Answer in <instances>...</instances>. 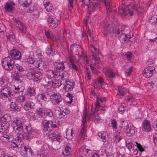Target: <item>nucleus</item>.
I'll return each mask as SVG.
<instances>
[{"instance_id":"f257e3e1","label":"nucleus","mask_w":157,"mask_h":157,"mask_svg":"<svg viewBox=\"0 0 157 157\" xmlns=\"http://www.w3.org/2000/svg\"><path fill=\"white\" fill-rule=\"evenodd\" d=\"M121 10L125 15H132L133 13V11L134 10L136 13H141L144 10V8L140 6V5L134 3V1L132 2L130 4L127 5L124 9L122 7Z\"/></svg>"},{"instance_id":"f03ea898","label":"nucleus","mask_w":157,"mask_h":157,"mask_svg":"<svg viewBox=\"0 0 157 157\" xmlns=\"http://www.w3.org/2000/svg\"><path fill=\"white\" fill-rule=\"evenodd\" d=\"M15 62L10 57H6L2 62L3 68L7 71H11L14 66Z\"/></svg>"},{"instance_id":"7ed1b4c3","label":"nucleus","mask_w":157,"mask_h":157,"mask_svg":"<svg viewBox=\"0 0 157 157\" xmlns=\"http://www.w3.org/2000/svg\"><path fill=\"white\" fill-rule=\"evenodd\" d=\"M42 74L38 71L33 70L28 73L27 75L32 80L36 81L42 78Z\"/></svg>"},{"instance_id":"20e7f679","label":"nucleus","mask_w":157,"mask_h":157,"mask_svg":"<svg viewBox=\"0 0 157 157\" xmlns=\"http://www.w3.org/2000/svg\"><path fill=\"white\" fill-rule=\"evenodd\" d=\"M155 72V67L153 66H148V67L145 68L143 74L145 77L148 78L151 76Z\"/></svg>"},{"instance_id":"39448f33","label":"nucleus","mask_w":157,"mask_h":157,"mask_svg":"<svg viewBox=\"0 0 157 157\" xmlns=\"http://www.w3.org/2000/svg\"><path fill=\"white\" fill-rule=\"evenodd\" d=\"M92 59V64L90 65V69L94 73H95L97 68H98L100 59L98 57L95 55Z\"/></svg>"},{"instance_id":"423d86ee","label":"nucleus","mask_w":157,"mask_h":157,"mask_svg":"<svg viewBox=\"0 0 157 157\" xmlns=\"http://www.w3.org/2000/svg\"><path fill=\"white\" fill-rule=\"evenodd\" d=\"M69 66L68 63L66 62H56L54 64L55 68L59 71L67 70Z\"/></svg>"},{"instance_id":"0eeeda50","label":"nucleus","mask_w":157,"mask_h":157,"mask_svg":"<svg viewBox=\"0 0 157 157\" xmlns=\"http://www.w3.org/2000/svg\"><path fill=\"white\" fill-rule=\"evenodd\" d=\"M51 99L52 103L55 105H59L62 100V98L59 94L54 93L51 95Z\"/></svg>"},{"instance_id":"6e6552de","label":"nucleus","mask_w":157,"mask_h":157,"mask_svg":"<svg viewBox=\"0 0 157 157\" xmlns=\"http://www.w3.org/2000/svg\"><path fill=\"white\" fill-rule=\"evenodd\" d=\"M51 97V95L50 96L47 93L40 94L37 96V100L40 102H42V101H48Z\"/></svg>"},{"instance_id":"1a4fd4ad","label":"nucleus","mask_w":157,"mask_h":157,"mask_svg":"<svg viewBox=\"0 0 157 157\" xmlns=\"http://www.w3.org/2000/svg\"><path fill=\"white\" fill-rule=\"evenodd\" d=\"M13 125L14 130H16L18 132L21 131L23 129V127L22 122L18 120L14 121L13 124Z\"/></svg>"},{"instance_id":"9d476101","label":"nucleus","mask_w":157,"mask_h":157,"mask_svg":"<svg viewBox=\"0 0 157 157\" xmlns=\"http://www.w3.org/2000/svg\"><path fill=\"white\" fill-rule=\"evenodd\" d=\"M48 136L52 140H55L60 142L62 141L60 134L58 132L55 131L48 135Z\"/></svg>"},{"instance_id":"9b49d317","label":"nucleus","mask_w":157,"mask_h":157,"mask_svg":"<svg viewBox=\"0 0 157 157\" xmlns=\"http://www.w3.org/2000/svg\"><path fill=\"white\" fill-rule=\"evenodd\" d=\"M126 129V133L127 136H131L134 134L136 129L132 124L129 123Z\"/></svg>"},{"instance_id":"f8f14e48","label":"nucleus","mask_w":157,"mask_h":157,"mask_svg":"<svg viewBox=\"0 0 157 157\" xmlns=\"http://www.w3.org/2000/svg\"><path fill=\"white\" fill-rule=\"evenodd\" d=\"M12 93V92L10 91V89L7 87L3 88L1 91V93L2 95L5 97L10 98L14 97V94Z\"/></svg>"},{"instance_id":"ddd939ff","label":"nucleus","mask_w":157,"mask_h":157,"mask_svg":"<svg viewBox=\"0 0 157 157\" xmlns=\"http://www.w3.org/2000/svg\"><path fill=\"white\" fill-rule=\"evenodd\" d=\"M47 21L48 23L49 26L52 29L56 28L58 25L57 20L53 18L52 16H49L47 19Z\"/></svg>"},{"instance_id":"4468645a","label":"nucleus","mask_w":157,"mask_h":157,"mask_svg":"<svg viewBox=\"0 0 157 157\" xmlns=\"http://www.w3.org/2000/svg\"><path fill=\"white\" fill-rule=\"evenodd\" d=\"M64 86L63 89L66 91H69L71 90L74 88L75 83L74 82L67 81H65V83L64 84Z\"/></svg>"},{"instance_id":"2eb2a0df","label":"nucleus","mask_w":157,"mask_h":157,"mask_svg":"<svg viewBox=\"0 0 157 157\" xmlns=\"http://www.w3.org/2000/svg\"><path fill=\"white\" fill-rule=\"evenodd\" d=\"M16 98L15 97H13L12 98H8V99L11 102V104L10 105V107L12 111H20L21 108H19L18 105H17L15 103L13 102V101Z\"/></svg>"},{"instance_id":"dca6fc26","label":"nucleus","mask_w":157,"mask_h":157,"mask_svg":"<svg viewBox=\"0 0 157 157\" xmlns=\"http://www.w3.org/2000/svg\"><path fill=\"white\" fill-rule=\"evenodd\" d=\"M15 22L16 23V26L19 28V31L22 33H25L26 28L24 24L20 21L15 20Z\"/></svg>"},{"instance_id":"f3484780","label":"nucleus","mask_w":157,"mask_h":157,"mask_svg":"<svg viewBox=\"0 0 157 157\" xmlns=\"http://www.w3.org/2000/svg\"><path fill=\"white\" fill-rule=\"evenodd\" d=\"M30 128L29 127H26L25 129H24L23 130V132H25V130H26V131L28 132L26 135L24 136L25 139L27 140H30L33 136V133H34L33 130L30 129Z\"/></svg>"},{"instance_id":"a211bd4d","label":"nucleus","mask_w":157,"mask_h":157,"mask_svg":"<svg viewBox=\"0 0 157 157\" xmlns=\"http://www.w3.org/2000/svg\"><path fill=\"white\" fill-rule=\"evenodd\" d=\"M10 54L11 57L14 59H20L21 58V52L16 49L11 51Z\"/></svg>"},{"instance_id":"6ab92c4d","label":"nucleus","mask_w":157,"mask_h":157,"mask_svg":"<svg viewBox=\"0 0 157 157\" xmlns=\"http://www.w3.org/2000/svg\"><path fill=\"white\" fill-rule=\"evenodd\" d=\"M36 67L41 70H44L46 67L45 62L42 60H39L36 62L35 64Z\"/></svg>"},{"instance_id":"aec40b11","label":"nucleus","mask_w":157,"mask_h":157,"mask_svg":"<svg viewBox=\"0 0 157 157\" xmlns=\"http://www.w3.org/2000/svg\"><path fill=\"white\" fill-rule=\"evenodd\" d=\"M15 4L11 2H7L5 5L4 9L5 10L11 12L15 8Z\"/></svg>"},{"instance_id":"412c9836","label":"nucleus","mask_w":157,"mask_h":157,"mask_svg":"<svg viewBox=\"0 0 157 157\" xmlns=\"http://www.w3.org/2000/svg\"><path fill=\"white\" fill-rule=\"evenodd\" d=\"M96 2L94 1V2H91L89 4L86 8H87L89 11H94L98 7V4L96 3Z\"/></svg>"},{"instance_id":"4be33fe9","label":"nucleus","mask_w":157,"mask_h":157,"mask_svg":"<svg viewBox=\"0 0 157 157\" xmlns=\"http://www.w3.org/2000/svg\"><path fill=\"white\" fill-rule=\"evenodd\" d=\"M104 34L105 36L110 34L113 30V28L110 25H106L104 27Z\"/></svg>"},{"instance_id":"5701e85b","label":"nucleus","mask_w":157,"mask_h":157,"mask_svg":"<svg viewBox=\"0 0 157 157\" xmlns=\"http://www.w3.org/2000/svg\"><path fill=\"white\" fill-rule=\"evenodd\" d=\"M55 79L54 80L52 81H49L48 82L49 86H52L54 88H56L57 87L59 86L62 84L61 83V82L60 83H59V79Z\"/></svg>"},{"instance_id":"b1692460","label":"nucleus","mask_w":157,"mask_h":157,"mask_svg":"<svg viewBox=\"0 0 157 157\" xmlns=\"http://www.w3.org/2000/svg\"><path fill=\"white\" fill-rule=\"evenodd\" d=\"M82 49L81 46L76 44H74L71 45V50L72 53H74L75 52H76V53L75 54L77 55L78 54L77 52H78V48Z\"/></svg>"},{"instance_id":"393cba45","label":"nucleus","mask_w":157,"mask_h":157,"mask_svg":"<svg viewBox=\"0 0 157 157\" xmlns=\"http://www.w3.org/2000/svg\"><path fill=\"white\" fill-rule=\"evenodd\" d=\"M98 136L103 142L106 141L108 138V135L105 132H99L98 134Z\"/></svg>"},{"instance_id":"a878e982","label":"nucleus","mask_w":157,"mask_h":157,"mask_svg":"<svg viewBox=\"0 0 157 157\" xmlns=\"http://www.w3.org/2000/svg\"><path fill=\"white\" fill-rule=\"evenodd\" d=\"M44 5L45 8L48 11L52 12L53 8L51 4L48 1H44Z\"/></svg>"},{"instance_id":"bb28decb","label":"nucleus","mask_w":157,"mask_h":157,"mask_svg":"<svg viewBox=\"0 0 157 157\" xmlns=\"http://www.w3.org/2000/svg\"><path fill=\"white\" fill-rule=\"evenodd\" d=\"M72 152V151L71 147L66 146L65 147L64 151L62 152V154L64 156L67 157L71 155Z\"/></svg>"},{"instance_id":"cd10ccee","label":"nucleus","mask_w":157,"mask_h":157,"mask_svg":"<svg viewBox=\"0 0 157 157\" xmlns=\"http://www.w3.org/2000/svg\"><path fill=\"white\" fill-rule=\"evenodd\" d=\"M35 106L34 103L30 101L26 102L24 105V108L26 110L28 111L30 109H33Z\"/></svg>"},{"instance_id":"c85d7f7f","label":"nucleus","mask_w":157,"mask_h":157,"mask_svg":"<svg viewBox=\"0 0 157 157\" xmlns=\"http://www.w3.org/2000/svg\"><path fill=\"white\" fill-rule=\"evenodd\" d=\"M0 139L3 142H9L11 141L12 139V136H10L6 134H3L2 136H1Z\"/></svg>"},{"instance_id":"c756f323","label":"nucleus","mask_w":157,"mask_h":157,"mask_svg":"<svg viewBox=\"0 0 157 157\" xmlns=\"http://www.w3.org/2000/svg\"><path fill=\"white\" fill-rule=\"evenodd\" d=\"M143 128L147 131H150L151 130V126L148 120H145L143 122Z\"/></svg>"},{"instance_id":"7c9ffc66","label":"nucleus","mask_w":157,"mask_h":157,"mask_svg":"<svg viewBox=\"0 0 157 157\" xmlns=\"http://www.w3.org/2000/svg\"><path fill=\"white\" fill-rule=\"evenodd\" d=\"M24 153L23 155H27V156H30L32 155V151L31 149V148L28 146L24 147V149L23 150Z\"/></svg>"},{"instance_id":"2f4dec72","label":"nucleus","mask_w":157,"mask_h":157,"mask_svg":"<svg viewBox=\"0 0 157 157\" xmlns=\"http://www.w3.org/2000/svg\"><path fill=\"white\" fill-rule=\"evenodd\" d=\"M19 3L24 7H28L32 2V0H18Z\"/></svg>"},{"instance_id":"473e14b6","label":"nucleus","mask_w":157,"mask_h":157,"mask_svg":"<svg viewBox=\"0 0 157 157\" xmlns=\"http://www.w3.org/2000/svg\"><path fill=\"white\" fill-rule=\"evenodd\" d=\"M27 94L29 96L31 97L34 96L36 94L35 89L33 88L29 87L27 90Z\"/></svg>"},{"instance_id":"72a5a7b5","label":"nucleus","mask_w":157,"mask_h":157,"mask_svg":"<svg viewBox=\"0 0 157 157\" xmlns=\"http://www.w3.org/2000/svg\"><path fill=\"white\" fill-rule=\"evenodd\" d=\"M125 99L128 103H129L130 105H136V101L134 97L132 96H127L125 98Z\"/></svg>"},{"instance_id":"f704fd0d","label":"nucleus","mask_w":157,"mask_h":157,"mask_svg":"<svg viewBox=\"0 0 157 157\" xmlns=\"http://www.w3.org/2000/svg\"><path fill=\"white\" fill-rule=\"evenodd\" d=\"M59 41L60 42L61 45L63 48H65L67 47V44L65 41L66 39L64 36H62L59 37Z\"/></svg>"},{"instance_id":"c9c22d12","label":"nucleus","mask_w":157,"mask_h":157,"mask_svg":"<svg viewBox=\"0 0 157 157\" xmlns=\"http://www.w3.org/2000/svg\"><path fill=\"white\" fill-rule=\"evenodd\" d=\"M69 74L66 71L61 73L60 78L62 80H65V81H68V78L69 77Z\"/></svg>"},{"instance_id":"e433bc0d","label":"nucleus","mask_w":157,"mask_h":157,"mask_svg":"<svg viewBox=\"0 0 157 157\" xmlns=\"http://www.w3.org/2000/svg\"><path fill=\"white\" fill-rule=\"evenodd\" d=\"M119 38L121 42L123 43H124L127 40H128V36L124 33H121Z\"/></svg>"},{"instance_id":"4c0bfd02","label":"nucleus","mask_w":157,"mask_h":157,"mask_svg":"<svg viewBox=\"0 0 157 157\" xmlns=\"http://www.w3.org/2000/svg\"><path fill=\"white\" fill-rule=\"evenodd\" d=\"M1 129L4 131H6L8 128L9 124L7 121L1 122Z\"/></svg>"},{"instance_id":"58836bf2","label":"nucleus","mask_w":157,"mask_h":157,"mask_svg":"<svg viewBox=\"0 0 157 157\" xmlns=\"http://www.w3.org/2000/svg\"><path fill=\"white\" fill-rule=\"evenodd\" d=\"M90 0H80L79 3L82 7H86L91 2Z\"/></svg>"},{"instance_id":"ea45409f","label":"nucleus","mask_w":157,"mask_h":157,"mask_svg":"<svg viewBox=\"0 0 157 157\" xmlns=\"http://www.w3.org/2000/svg\"><path fill=\"white\" fill-rule=\"evenodd\" d=\"M24 138L23 135L20 133H19L17 135V136L15 139V141L20 144V143L22 140Z\"/></svg>"},{"instance_id":"a19ab883","label":"nucleus","mask_w":157,"mask_h":157,"mask_svg":"<svg viewBox=\"0 0 157 157\" xmlns=\"http://www.w3.org/2000/svg\"><path fill=\"white\" fill-rule=\"evenodd\" d=\"M69 111L67 109H65L62 110L59 112V117L61 118L65 116V115L68 114Z\"/></svg>"},{"instance_id":"79ce46f5","label":"nucleus","mask_w":157,"mask_h":157,"mask_svg":"<svg viewBox=\"0 0 157 157\" xmlns=\"http://www.w3.org/2000/svg\"><path fill=\"white\" fill-rule=\"evenodd\" d=\"M55 53V50L52 48L51 45H50L48 48V49L46 51V53L48 55L53 56Z\"/></svg>"},{"instance_id":"37998d69","label":"nucleus","mask_w":157,"mask_h":157,"mask_svg":"<svg viewBox=\"0 0 157 157\" xmlns=\"http://www.w3.org/2000/svg\"><path fill=\"white\" fill-rule=\"evenodd\" d=\"M13 75L14 80L20 82H21V80L20 78H21V74L20 73L15 71L14 73V74Z\"/></svg>"},{"instance_id":"c03bdc74","label":"nucleus","mask_w":157,"mask_h":157,"mask_svg":"<svg viewBox=\"0 0 157 157\" xmlns=\"http://www.w3.org/2000/svg\"><path fill=\"white\" fill-rule=\"evenodd\" d=\"M90 46L91 50L93 51H94L93 52V57H94L95 55L98 57V54L99 51V50L96 48L93 45H91Z\"/></svg>"},{"instance_id":"a18cd8bd","label":"nucleus","mask_w":157,"mask_h":157,"mask_svg":"<svg viewBox=\"0 0 157 157\" xmlns=\"http://www.w3.org/2000/svg\"><path fill=\"white\" fill-rule=\"evenodd\" d=\"M122 138V133L117 132L115 137V141L116 143H118Z\"/></svg>"},{"instance_id":"49530a36","label":"nucleus","mask_w":157,"mask_h":157,"mask_svg":"<svg viewBox=\"0 0 157 157\" xmlns=\"http://www.w3.org/2000/svg\"><path fill=\"white\" fill-rule=\"evenodd\" d=\"M107 75L109 76V78H110L111 79L114 77L115 74H114V71L113 70L109 69L107 70ZM111 81L112 82V80H111Z\"/></svg>"},{"instance_id":"de8ad7c7","label":"nucleus","mask_w":157,"mask_h":157,"mask_svg":"<svg viewBox=\"0 0 157 157\" xmlns=\"http://www.w3.org/2000/svg\"><path fill=\"white\" fill-rule=\"evenodd\" d=\"M149 22L151 23L153 25H155L157 24V16L156 15H154L150 17Z\"/></svg>"},{"instance_id":"09e8293b","label":"nucleus","mask_w":157,"mask_h":157,"mask_svg":"<svg viewBox=\"0 0 157 157\" xmlns=\"http://www.w3.org/2000/svg\"><path fill=\"white\" fill-rule=\"evenodd\" d=\"M37 112L39 115L41 117H44L45 116V112L43 108H39L37 109Z\"/></svg>"},{"instance_id":"8fccbe9b","label":"nucleus","mask_w":157,"mask_h":157,"mask_svg":"<svg viewBox=\"0 0 157 157\" xmlns=\"http://www.w3.org/2000/svg\"><path fill=\"white\" fill-rule=\"evenodd\" d=\"M20 144L16 142H14L13 143L11 144V147L12 149L13 150H17V148H18L19 146H20Z\"/></svg>"},{"instance_id":"3c124183","label":"nucleus","mask_w":157,"mask_h":157,"mask_svg":"<svg viewBox=\"0 0 157 157\" xmlns=\"http://www.w3.org/2000/svg\"><path fill=\"white\" fill-rule=\"evenodd\" d=\"M87 114V110L85 109L84 111L83 116L82 117V124L84 126L86 121V117Z\"/></svg>"},{"instance_id":"603ef678","label":"nucleus","mask_w":157,"mask_h":157,"mask_svg":"<svg viewBox=\"0 0 157 157\" xmlns=\"http://www.w3.org/2000/svg\"><path fill=\"white\" fill-rule=\"evenodd\" d=\"M48 121L45 120L43 123L44 130L46 131H48Z\"/></svg>"},{"instance_id":"864d4df0","label":"nucleus","mask_w":157,"mask_h":157,"mask_svg":"<svg viewBox=\"0 0 157 157\" xmlns=\"http://www.w3.org/2000/svg\"><path fill=\"white\" fill-rule=\"evenodd\" d=\"M68 2L69 10L71 11L73 8V0H68Z\"/></svg>"},{"instance_id":"5fc2aeb1","label":"nucleus","mask_w":157,"mask_h":157,"mask_svg":"<svg viewBox=\"0 0 157 157\" xmlns=\"http://www.w3.org/2000/svg\"><path fill=\"white\" fill-rule=\"evenodd\" d=\"M74 56L71 54L69 53V56L68 57V59L69 61L71 63H74Z\"/></svg>"},{"instance_id":"6e6d98bb","label":"nucleus","mask_w":157,"mask_h":157,"mask_svg":"<svg viewBox=\"0 0 157 157\" xmlns=\"http://www.w3.org/2000/svg\"><path fill=\"white\" fill-rule=\"evenodd\" d=\"M54 71H49L47 72V75L48 78H54Z\"/></svg>"},{"instance_id":"4d7b16f0","label":"nucleus","mask_w":157,"mask_h":157,"mask_svg":"<svg viewBox=\"0 0 157 157\" xmlns=\"http://www.w3.org/2000/svg\"><path fill=\"white\" fill-rule=\"evenodd\" d=\"M134 145L132 143L127 142H126V146L129 150L131 151L132 149V147H134Z\"/></svg>"},{"instance_id":"13d9d810","label":"nucleus","mask_w":157,"mask_h":157,"mask_svg":"<svg viewBox=\"0 0 157 157\" xmlns=\"http://www.w3.org/2000/svg\"><path fill=\"white\" fill-rule=\"evenodd\" d=\"M123 87L121 86L118 88L120 94L122 96H124L125 94V92L123 90Z\"/></svg>"},{"instance_id":"bf43d9fd","label":"nucleus","mask_w":157,"mask_h":157,"mask_svg":"<svg viewBox=\"0 0 157 157\" xmlns=\"http://www.w3.org/2000/svg\"><path fill=\"white\" fill-rule=\"evenodd\" d=\"M82 39L84 41H87L88 40V37L86 32H84L82 34Z\"/></svg>"},{"instance_id":"052dcab7","label":"nucleus","mask_w":157,"mask_h":157,"mask_svg":"<svg viewBox=\"0 0 157 157\" xmlns=\"http://www.w3.org/2000/svg\"><path fill=\"white\" fill-rule=\"evenodd\" d=\"M125 55L127 57V59L128 61H130L132 59V54L131 52H127L125 54Z\"/></svg>"},{"instance_id":"680f3d73","label":"nucleus","mask_w":157,"mask_h":157,"mask_svg":"<svg viewBox=\"0 0 157 157\" xmlns=\"http://www.w3.org/2000/svg\"><path fill=\"white\" fill-rule=\"evenodd\" d=\"M60 72L56 71L55 70L54 71V78H60V76L61 75Z\"/></svg>"},{"instance_id":"e2e57ef3","label":"nucleus","mask_w":157,"mask_h":157,"mask_svg":"<svg viewBox=\"0 0 157 157\" xmlns=\"http://www.w3.org/2000/svg\"><path fill=\"white\" fill-rule=\"evenodd\" d=\"M125 30V27L124 26H122L121 28L118 29L116 31V33L119 35L121 33L123 32Z\"/></svg>"},{"instance_id":"0e129e2a","label":"nucleus","mask_w":157,"mask_h":157,"mask_svg":"<svg viewBox=\"0 0 157 157\" xmlns=\"http://www.w3.org/2000/svg\"><path fill=\"white\" fill-rule=\"evenodd\" d=\"M132 67L130 68L126 69L125 70V75H126L128 76L131 74L132 72Z\"/></svg>"},{"instance_id":"69168bd1","label":"nucleus","mask_w":157,"mask_h":157,"mask_svg":"<svg viewBox=\"0 0 157 157\" xmlns=\"http://www.w3.org/2000/svg\"><path fill=\"white\" fill-rule=\"evenodd\" d=\"M104 2L105 6L106 8L110 7V4L109 1L108 0H104L102 1Z\"/></svg>"},{"instance_id":"338daca9","label":"nucleus","mask_w":157,"mask_h":157,"mask_svg":"<svg viewBox=\"0 0 157 157\" xmlns=\"http://www.w3.org/2000/svg\"><path fill=\"white\" fill-rule=\"evenodd\" d=\"M111 124H112V127L113 128L116 129L117 128L116 125L117 124V122L115 119H113L111 121Z\"/></svg>"},{"instance_id":"774afa93","label":"nucleus","mask_w":157,"mask_h":157,"mask_svg":"<svg viewBox=\"0 0 157 157\" xmlns=\"http://www.w3.org/2000/svg\"><path fill=\"white\" fill-rule=\"evenodd\" d=\"M45 34L47 38L48 39L51 38L52 34L50 31H46L45 32Z\"/></svg>"}]
</instances>
